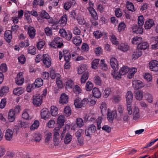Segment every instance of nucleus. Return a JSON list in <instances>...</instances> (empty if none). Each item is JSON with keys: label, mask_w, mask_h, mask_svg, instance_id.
Masks as SVG:
<instances>
[{"label": "nucleus", "mask_w": 158, "mask_h": 158, "mask_svg": "<svg viewBox=\"0 0 158 158\" xmlns=\"http://www.w3.org/2000/svg\"><path fill=\"white\" fill-rule=\"evenodd\" d=\"M42 60L43 65L45 67L48 68L51 66L52 64L51 58L48 54H44Z\"/></svg>", "instance_id": "obj_1"}, {"label": "nucleus", "mask_w": 158, "mask_h": 158, "mask_svg": "<svg viewBox=\"0 0 158 158\" xmlns=\"http://www.w3.org/2000/svg\"><path fill=\"white\" fill-rule=\"evenodd\" d=\"M59 33L61 37L68 41L70 40L72 37V33L69 31L66 32L64 29H60Z\"/></svg>", "instance_id": "obj_2"}, {"label": "nucleus", "mask_w": 158, "mask_h": 158, "mask_svg": "<svg viewBox=\"0 0 158 158\" xmlns=\"http://www.w3.org/2000/svg\"><path fill=\"white\" fill-rule=\"evenodd\" d=\"M33 103L37 106L40 105L42 102V96L40 94L36 95L33 96Z\"/></svg>", "instance_id": "obj_3"}, {"label": "nucleus", "mask_w": 158, "mask_h": 158, "mask_svg": "<svg viewBox=\"0 0 158 158\" xmlns=\"http://www.w3.org/2000/svg\"><path fill=\"white\" fill-rule=\"evenodd\" d=\"M96 130V127L93 124L89 126L87 129L85 130V134L86 136L91 137L93 134L94 133Z\"/></svg>", "instance_id": "obj_4"}, {"label": "nucleus", "mask_w": 158, "mask_h": 158, "mask_svg": "<svg viewBox=\"0 0 158 158\" xmlns=\"http://www.w3.org/2000/svg\"><path fill=\"white\" fill-rule=\"evenodd\" d=\"M60 131L58 128H56L54 130V145L57 146L60 143L59 140V132Z\"/></svg>", "instance_id": "obj_5"}, {"label": "nucleus", "mask_w": 158, "mask_h": 158, "mask_svg": "<svg viewBox=\"0 0 158 158\" xmlns=\"http://www.w3.org/2000/svg\"><path fill=\"white\" fill-rule=\"evenodd\" d=\"M117 116V114L115 110L112 111L111 112L110 110L108 111L107 118L109 122L111 123L113 122V119L116 118Z\"/></svg>", "instance_id": "obj_6"}, {"label": "nucleus", "mask_w": 158, "mask_h": 158, "mask_svg": "<svg viewBox=\"0 0 158 158\" xmlns=\"http://www.w3.org/2000/svg\"><path fill=\"white\" fill-rule=\"evenodd\" d=\"M150 69L152 71H158V61L156 60H153L149 63Z\"/></svg>", "instance_id": "obj_7"}, {"label": "nucleus", "mask_w": 158, "mask_h": 158, "mask_svg": "<svg viewBox=\"0 0 158 158\" xmlns=\"http://www.w3.org/2000/svg\"><path fill=\"white\" fill-rule=\"evenodd\" d=\"M23 73H19L17 76V77L15 79L16 84L19 85H22L24 81V79L23 76Z\"/></svg>", "instance_id": "obj_8"}, {"label": "nucleus", "mask_w": 158, "mask_h": 158, "mask_svg": "<svg viewBox=\"0 0 158 158\" xmlns=\"http://www.w3.org/2000/svg\"><path fill=\"white\" fill-rule=\"evenodd\" d=\"M13 131L10 129H7L5 133L6 139L8 141L11 140L13 137Z\"/></svg>", "instance_id": "obj_9"}, {"label": "nucleus", "mask_w": 158, "mask_h": 158, "mask_svg": "<svg viewBox=\"0 0 158 158\" xmlns=\"http://www.w3.org/2000/svg\"><path fill=\"white\" fill-rule=\"evenodd\" d=\"M129 68L127 66H124L122 67L118 73V77L121 78L122 75L126 74L129 72Z\"/></svg>", "instance_id": "obj_10"}, {"label": "nucleus", "mask_w": 158, "mask_h": 158, "mask_svg": "<svg viewBox=\"0 0 158 158\" xmlns=\"http://www.w3.org/2000/svg\"><path fill=\"white\" fill-rule=\"evenodd\" d=\"M110 64L113 69L118 70V69L117 60L115 58H111L110 59Z\"/></svg>", "instance_id": "obj_11"}, {"label": "nucleus", "mask_w": 158, "mask_h": 158, "mask_svg": "<svg viewBox=\"0 0 158 158\" xmlns=\"http://www.w3.org/2000/svg\"><path fill=\"white\" fill-rule=\"evenodd\" d=\"M133 95V94L130 91H128L127 92L126 95V101L127 105H130L132 101Z\"/></svg>", "instance_id": "obj_12"}, {"label": "nucleus", "mask_w": 158, "mask_h": 158, "mask_svg": "<svg viewBox=\"0 0 158 158\" xmlns=\"http://www.w3.org/2000/svg\"><path fill=\"white\" fill-rule=\"evenodd\" d=\"M133 88L136 90L143 86L142 82L139 80H134L133 82Z\"/></svg>", "instance_id": "obj_13"}, {"label": "nucleus", "mask_w": 158, "mask_h": 158, "mask_svg": "<svg viewBox=\"0 0 158 158\" xmlns=\"http://www.w3.org/2000/svg\"><path fill=\"white\" fill-rule=\"evenodd\" d=\"M133 119L136 120L139 119L140 117V114L139 108L136 106H135L133 110Z\"/></svg>", "instance_id": "obj_14"}, {"label": "nucleus", "mask_w": 158, "mask_h": 158, "mask_svg": "<svg viewBox=\"0 0 158 158\" xmlns=\"http://www.w3.org/2000/svg\"><path fill=\"white\" fill-rule=\"evenodd\" d=\"M5 39L6 41L8 43L10 42L12 38V33L10 30L6 31L4 34Z\"/></svg>", "instance_id": "obj_15"}, {"label": "nucleus", "mask_w": 158, "mask_h": 158, "mask_svg": "<svg viewBox=\"0 0 158 158\" xmlns=\"http://www.w3.org/2000/svg\"><path fill=\"white\" fill-rule=\"evenodd\" d=\"M49 112L48 110L46 108L43 109L41 111V118L44 119H46L48 118Z\"/></svg>", "instance_id": "obj_16"}, {"label": "nucleus", "mask_w": 158, "mask_h": 158, "mask_svg": "<svg viewBox=\"0 0 158 158\" xmlns=\"http://www.w3.org/2000/svg\"><path fill=\"white\" fill-rule=\"evenodd\" d=\"M155 24L154 22L153 19H149L146 21L144 24V27L146 29H150Z\"/></svg>", "instance_id": "obj_17"}, {"label": "nucleus", "mask_w": 158, "mask_h": 158, "mask_svg": "<svg viewBox=\"0 0 158 158\" xmlns=\"http://www.w3.org/2000/svg\"><path fill=\"white\" fill-rule=\"evenodd\" d=\"M68 96L65 93H63L60 96L59 102L62 104H66L68 102Z\"/></svg>", "instance_id": "obj_18"}, {"label": "nucleus", "mask_w": 158, "mask_h": 158, "mask_svg": "<svg viewBox=\"0 0 158 158\" xmlns=\"http://www.w3.org/2000/svg\"><path fill=\"white\" fill-rule=\"evenodd\" d=\"M65 118L63 115H61L59 116L57 119V123L60 127L64 124Z\"/></svg>", "instance_id": "obj_19"}, {"label": "nucleus", "mask_w": 158, "mask_h": 158, "mask_svg": "<svg viewBox=\"0 0 158 158\" xmlns=\"http://www.w3.org/2000/svg\"><path fill=\"white\" fill-rule=\"evenodd\" d=\"M75 3V1L74 0H72L65 2L64 5V7L65 10H68L71 6H73Z\"/></svg>", "instance_id": "obj_20"}, {"label": "nucleus", "mask_w": 158, "mask_h": 158, "mask_svg": "<svg viewBox=\"0 0 158 158\" xmlns=\"http://www.w3.org/2000/svg\"><path fill=\"white\" fill-rule=\"evenodd\" d=\"M72 139V136L69 132L67 133L64 136V142L66 144H69Z\"/></svg>", "instance_id": "obj_21"}, {"label": "nucleus", "mask_w": 158, "mask_h": 158, "mask_svg": "<svg viewBox=\"0 0 158 158\" xmlns=\"http://www.w3.org/2000/svg\"><path fill=\"white\" fill-rule=\"evenodd\" d=\"M88 9L93 18L95 19H98V17L95 10L91 7H88Z\"/></svg>", "instance_id": "obj_22"}, {"label": "nucleus", "mask_w": 158, "mask_h": 158, "mask_svg": "<svg viewBox=\"0 0 158 158\" xmlns=\"http://www.w3.org/2000/svg\"><path fill=\"white\" fill-rule=\"evenodd\" d=\"M118 49L123 52H126L129 49V46L126 43H121L118 46Z\"/></svg>", "instance_id": "obj_23"}, {"label": "nucleus", "mask_w": 158, "mask_h": 158, "mask_svg": "<svg viewBox=\"0 0 158 158\" xmlns=\"http://www.w3.org/2000/svg\"><path fill=\"white\" fill-rule=\"evenodd\" d=\"M28 33L29 36L32 39L33 38L35 34V30L31 26H30L28 27Z\"/></svg>", "instance_id": "obj_24"}, {"label": "nucleus", "mask_w": 158, "mask_h": 158, "mask_svg": "<svg viewBox=\"0 0 158 158\" xmlns=\"http://www.w3.org/2000/svg\"><path fill=\"white\" fill-rule=\"evenodd\" d=\"M15 111L12 109L10 110L8 114V119L10 122H13L15 118Z\"/></svg>", "instance_id": "obj_25"}, {"label": "nucleus", "mask_w": 158, "mask_h": 158, "mask_svg": "<svg viewBox=\"0 0 158 158\" xmlns=\"http://www.w3.org/2000/svg\"><path fill=\"white\" fill-rule=\"evenodd\" d=\"M67 16L66 15L62 16L59 21V23L62 26H65L67 22Z\"/></svg>", "instance_id": "obj_26"}, {"label": "nucleus", "mask_w": 158, "mask_h": 158, "mask_svg": "<svg viewBox=\"0 0 158 158\" xmlns=\"http://www.w3.org/2000/svg\"><path fill=\"white\" fill-rule=\"evenodd\" d=\"M92 93L93 96L97 98H100L101 96V93L98 88H94L93 89Z\"/></svg>", "instance_id": "obj_27"}, {"label": "nucleus", "mask_w": 158, "mask_h": 158, "mask_svg": "<svg viewBox=\"0 0 158 158\" xmlns=\"http://www.w3.org/2000/svg\"><path fill=\"white\" fill-rule=\"evenodd\" d=\"M73 43L77 46H80L82 42V39L79 36H76L73 38Z\"/></svg>", "instance_id": "obj_28"}, {"label": "nucleus", "mask_w": 158, "mask_h": 158, "mask_svg": "<svg viewBox=\"0 0 158 158\" xmlns=\"http://www.w3.org/2000/svg\"><path fill=\"white\" fill-rule=\"evenodd\" d=\"M35 87L39 88L43 85V81L40 78H38L35 80L34 84Z\"/></svg>", "instance_id": "obj_29"}, {"label": "nucleus", "mask_w": 158, "mask_h": 158, "mask_svg": "<svg viewBox=\"0 0 158 158\" xmlns=\"http://www.w3.org/2000/svg\"><path fill=\"white\" fill-rule=\"evenodd\" d=\"M143 92L141 90L137 91L135 92V97L138 100H141L143 98Z\"/></svg>", "instance_id": "obj_30"}, {"label": "nucleus", "mask_w": 158, "mask_h": 158, "mask_svg": "<svg viewBox=\"0 0 158 158\" xmlns=\"http://www.w3.org/2000/svg\"><path fill=\"white\" fill-rule=\"evenodd\" d=\"M13 92L14 94L19 96L23 93L24 90L22 87H20L14 89Z\"/></svg>", "instance_id": "obj_31"}, {"label": "nucleus", "mask_w": 158, "mask_h": 158, "mask_svg": "<svg viewBox=\"0 0 158 158\" xmlns=\"http://www.w3.org/2000/svg\"><path fill=\"white\" fill-rule=\"evenodd\" d=\"M148 47V44L146 42L140 43L138 45V49L140 50H145Z\"/></svg>", "instance_id": "obj_32"}, {"label": "nucleus", "mask_w": 158, "mask_h": 158, "mask_svg": "<svg viewBox=\"0 0 158 158\" xmlns=\"http://www.w3.org/2000/svg\"><path fill=\"white\" fill-rule=\"evenodd\" d=\"M137 71V69L134 68L129 69V73L127 76L128 77L129 79L131 78L134 76L135 73Z\"/></svg>", "instance_id": "obj_33"}, {"label": "nucleus", "mask_w": 158, "mask_h": 158, "mask_svg": "<svg viewBox=\"0 0 158 158\" xmlns=\"http://www.w3.org/2000/svg\"><path fill=\"white\" fill-rule=\"evenodd\" d=\"M142 55V52L139 49L136 50L134 52L132 55V56L133 59H137L140 56Z\"/></svg>", "instance_id": "obj_34"}, {"label": "nucleus", "mask_w": 158, "mask_h": 158, "mask_svg": "<svg viewBox=\"0 0 158 158\" xmlns=\"http://www.w3.org/2000/svg\"><path fill=\"white\" fill-rule=\"evenodd\" d=\"M89 77V73L87 72H85L83 73L81 76V82L82 84L85 83L86 81L88 79Z\"/></svg>", "instance_id": "obj_35"}, {"label": "nucleus", "mask_w": 158, "mask_h": 158, "mask_svg": "<svg viewBox=\"0 0 158 158\" xmlns=\"http://www.w3.org/2000/svg\"><path fill=\"white\" fill-rule=\"evenodd\" d=\"M63 55L66 62H69L71 57L70 53L67 50L63 51Z\"/></svg>", "instance_id": "obj_36"}, {"label": "nucleus", "mask_w": 158, "mask_h": 158, "mask_svg": "<svg viewBox=\"0 0 158 158\" xmlns=\"http://www.w3.org/2000/svg\"><path fill=\"white\" fill-rule=\"evenodd\" d=\"M110 40L111 42L114 44L116 45L119 44V42L117 40L116 36L114 34L110 35Z\"/></svg>", "instance_id": "obj_37"}, {"label": "nucleus", "mask_w": 158, "mask_h": 158, "mask_svg": "<svg viewBox=\"0 0 158 158\" xmlns=\"http://www.w3.org/2000/svg\"><path fill=\"white\" fill-rule=\"evenodd\" d=\"M40 17L46 19H50V16L49 14L45 10H42L40 13Z\"/></svg>", "instance_id": "obj_38"}, {"label": "nucleus", "mask_w": 158, "mask_h": 158, "mask_svg": "<svg viewBox=\"0 0 158 158\" xmlns=\"http://www.w3.org/2000/svg\"><path fill=\"white\" fill-rule=\"evenodd\" d=\"M99 63V59H95L94 60L92 63V67L93 69H96L98 67Z\"/></svg>", "instance_id": "obj_39"}, {"label": "nucleus", "mask_w": 158, "mask_h": 158, "mask_svg": "<svg viewBox=\"0 0 158 158\" xmlns=\"http://www.w3.org/2000/svg\"><path fill=\"white\" fill-rule=\"evenodd\" d=\"M64 114L67 117L70 116L71 114V110L69 106H66L64 109Z\"/></svg>", "instance_id": "obj_40"}, {"label": "nucleus", "mask_w": 158, "mask_h": 158, "mask_svg": "<svg viewBox=\"0 0 158 158\" xmlns=\"http://www.w3.org/2000/svg\"><path fill=\"white\" fill-rule=\"evenodd\" d=\"M52 115L53 116H56L58 113V109L56 107L52 106L51 107V110Z\"/></svg>", "instance_id": "obj_41"}, {"label": "nucleus", "mask_w": 158, "mask_h": 158, "mask_svg": "<svg viewBox=\"0 0 158 158\" xmlns=\"http://www.w3.org/2000/svg\"><path fill=\"white\" fill-rule=\"evenodd\" d=\"M85 89L88 91H91L93 87V84L90 81L87 82L85 85Z\"/></svg>", "instance_id": "obj_42"}, {"label": "nucleus", "mask_w": 158, "mask_h": 158, "mask_svg": "<svg viewBox=\"0 0 158 158\" xmlns=\"http://www.w3.org/2000/svg\"><path fill=\"white\" fill-rule=\"evenodd\" d=\"M45 134V141L46 143H48L52 139V134L49 132H46Z\"/></svg>", "instance_id": "obj_43"}, {"label": "nucleus", "mask_w": 158, "mask_h": 158, "mask_svg": "<svg viewBox=\"0 0 158 158\" xmlns=\"http://www.w3.org/2000/svg\"><path fill=\"white\" fill-rule=\"evenodd\" d=\"M9 91V88L7 86L4 87L0 90V96H3L6 93Z\"/></svg>", "instance_id": "obj_44"}, {"label": "nucleus", "mask_w": 158, "mask_h": 158, "mask_svg": "<svg viewBox=\"0 0 158 158\" xmlns=\"http://www.w3.org/2000/svg\"><path fill=\"white\" fill-rule=\"evenodd\" d=\"M50 46L53 48H61L64 45L63 44H61L58 45L53 40L52 42L49 44Z\"/></svg>", "instance_id": "obj_45"}, {"label": "nucleus", "mask_w": 158, "mask_h": 158, "mask_svg": "<svg viewBox=\"0 0 158 158\" xmlns=\"http://www.w3.org/2000/svg\"><path fill=\"white\" fill-rule=\"evenodd\" d=\"M133 30L137 34H142L143 32V29L141 27H138L136 26L135 27Z\"/></svg>", "instance_id": "obj_46"}, {"label": "nucleus", "mask_w": 158, "mask_h": 158, "mask_svg": "<svg viewBox=\"0 0 158 158\" xmlns=\"http://www.w3.org/2000/svg\"><path fill=\"white\" fill-rule=\"evenodd\" d=\"M39 126V122L38 121L35 120L34 123L30 127V129L31 130H34L37 129Z\"/></svg>", "instance_id": "obj_47"}, {"label": "nucleus", "mask_w": 158, "mask_h": 158, "mask_svg": "<svg viewBox=\"0 0 158 158\" xmlns=\"http://www.w3.org/2000/svg\"><path fill=\"white\" fill-rule=\"evenodd\" d=\"M22 117L23 118L27 120L30 119L31 118V117L29 116L28 113V110H25L22 114Z\"/></svg>", "instance_id": "obj_48"}, {"label": "nucleus", "mask_w": 158, "mask_h": 158, "mask_svg": "<svg viewBox=\"0 0 158 158\" xmlns=\"http://www.w3.org/2000/svg\"><path fill=\"white\" fill-rule=\"evenodd\" d=\"M157 42H158V36H156L150 38V44H151L152 47Z\"/></svg>", "instance_id": "obj_49"}, {"label": "nucleus", "mask_w": 158, "mask_h": 158, "mask_svg": "<svg viewBox=\"0 0 158 158\" xmlns=\"http://www.w3.org/2000/svg\"><path fill=\"white\" fill-rule=\"evenodd\" d=\"M66 85L67 88L71 89L73 88L74 83L71 79H69L66 82Z\"/></svg>", "instance_id": "obj_50"}, {"label": "nucleus", "mask_w": 158, "mask_h": 158, "mask_svg": "<svg viewBox=\"0 0 158 158\" xmlns=\"http://www.w3.org/2000/svg\"><path fill=\"white\" fill-rule=\"evenodd\" d=\"M100 63V67L102 70L106 71L108 69V67L107 65L105 63V60H101Z\"/></svg>", "instance_id": "obj_51"}, {"label": "nucleus", "mask_w": 158, "mask_h": 158, "mask_svg": "<svg viewBox=\"0 0 158 158\" xmlns=\"http://www.w3.org/2000/svg\"><path fill=\"white\" fill-rule=\"evenodd\" d=\"M76 124L78 127H81L84 125L83 120L81 118H78L76 119Z\"/></svg>", "instance_id": "obj_52"}, {"label": "nucleus", "mask_w": 158, "mask_h": 158, "mask_svg": "<svg viewBox=\"0 0 158 158\" xmlns=\"http://www.w3.org/2000/svg\"><path fill=\"white\" fill-rule=\"evenodd\" d=\"M127 8L129 11H133L134 10V6L131 2L128 1L127 2Z\"/></svg>", "instance_id": "obj_53"}, {"label": "nucleus", "mask_w": 158, "mask_h": 158, "mask_svg": "<svg viewBox=\"0 0 158 158\" xmlns=\"http://www.w3.org/2000/svg\"><path fill=\"white\" fill-rule=\"evenodd\" d=\"M74 105L76 108H81V99L79 98H77L75 100Z\"/></svg>", "instance_id": "obj_54"}, {"label": "nucleus", "mask_w": 158, "mask_h": 158, "mask_svg": "<svg viewBox=\"0 0 158 158\" xmlns=\"http://www.w3.org/2000/svg\"><path fill=\"white\" fill-rule=\"evenodd\" d=\"M87 69V68L85 65H83L80 66L78 69V72L79 74H82L84 72L85 70Z\"/></svg>", "instance_id": "obj_55"}, {"label": "nucleus", "mask_w": 158, "mask_h": 158, "mask_svg": "<svg viewBox=\"0 0 158 158\" xmlns=\"http://www.w3.org/2000/svg\"><path fill=\"white\" fill-rule=\"evenodd\" d=\"M142 38L140 37H135L132 40V43L133 44H139Z\"/></svg>", "instance_id": "obj_56"}, {"label": "nucleus", "mask_w": 158, "mask_h": 158, "mask_svg": "<svg viewBox=\"0 0 158 158\" xmlns=\"http://www.w3.org/2000/svg\"><path fill=\"white\" fill-rule=\"evenodd\" d=\"M94 82L98 85H101L102 81L100 78L98 76H96L94 77Z\"/></svg>", "instance_id": "obj_57"}, {"label": "nucleus", "mask_w": 158, "mask_h": 158, "mask_svg": "<svg viewBox=\"0 0 158 158\" xmlns=\"http://www.w3.org/2000/svg\"><path fill=\"white\" fill-rule=\"evenodd\" d=\"M73 92L77 94H79L81 93V89L80 86L77 85H76L73 88Z\"/></svg>", "instance_id": "obj_58"}, {"label": "nucleus", "mask_w": 158, "mask_h": 158, "mask_svg": "<svg viewBox=\"0 0 158 158\" xmlns=\"http://www.w3.org/2000/svg\"><path fill=\"white\" fill-rule=\"evenodd\" d=\"M126 27V25L124 23H121L119 24L118 27V30L119 31H123Z\"/></svg>", "instance_id": "obj_59"}, {"label": "nucleus", "mask_w": 158, "mask_h": 158, "mask_svg": "<svg viewBox=\"0 0 158 158\" xmlns=\"http://www.w3.org/2000/svg\"><path fill=\"white\" fill-rule=\"evenodd\" d=\"M34 140L36 142H39L41 139V135L40 133L34 135Z\"/></svg>", "instance_id": "obj_60"}, {"label": "nucleus", "mask_w": 158, "mask_h": 158, "mask_svg": "<svg viewBox=\"0 0 158 158\" xmlns=\"http://www.w3.org/2000/svg\"><path fill=\"white\" fill-rule=\"evenodd\" d=\"M28 40H26L24 42H21L19 44L20 47L23 48L24 47H27L29 45V43H28Z\"/></svg>", "instance_id": "obj_61"}, {"label": "nucleus", "mask_w": 158, "mask_h": 158, "mask_svg": "<svg viewBox=\"0 0 158 158\" xmlns=\"http://www.w3.org/2000/svg\"><path fill=\"white\" fill-rule=\"evenodd\" d=\"M89 102V100L87 98H84L82 101H81V108L82 107L85 106Z\"/></svg>", "instance_id": "obj_62"}, {"label": "nucleus", "mask_w": 158, "mask_h": 158, "mask_svg": "<svg viewBox=\"0 0 158 158\" xmlns=\"http://www.w3.org/2000/svg\"><path fill=\"white\" fill-rule=\"evenodd\" d=\"M145 96L146 99L150 103L152 102V95L149 94H145Z\"/></svg>", "instance_id": "obj_63"}, {"label": "nucleus", "mask_w": 158, "mask_h": 158, "mask_svg": "<svg viewBox=\"0 0 158 158\" xmlns=\"http://www.w3.org/2000/svg\"><path fill=\"white\" fill-rule=\"evenodd\" d=\"M45 42L43 41H41L38 42L37 44V48L40 50L45 45Z\"/></svg>", "instance_id": "obj_64"}]
</instances>
